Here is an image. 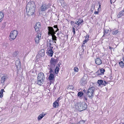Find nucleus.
Wrapping results in <instances>:
<instances>
[{
	"instance_id": "nucleus-1",
	"label": "nucleus",
	"mask_w": 124,
	"mask_h": 124,
	"mask_svg": "<svg viewBox=\"0 0 124 124\" xmlns=\"http://www.w3.org/2000/svg\"><path fill=\"white\" fill-rule=\"evenodd\" d=\"M94 84L93 82L90 83V85L87 92V96L90 99L92 98L94 95L95 90Z\"/></svg>"
},
{
	"instance_id": "nucleus-2",
	"label": "nucleus",
	"mask_w": 124,
	"mask_h": 124,
	"mask_svg": "<svg viewBox=\"0 0 124 124\" xmlns=\"http://www.w3.org/2000/svg\"><path fill=\"white\" fill-rule=\"evenodd\" d=\"M38 84L39 85H42L44 83L45 79L44 74L42 72L39 73L37 77Z\"/></svg>"
},
{
	"instance_id": "nucleus-3",
	"label": "nucleus",
	"mask_w": 124,
	"mask_h": 124,
	"mask_svg": "<svg viewBox=\"0 0 124 124\" xmlns=\"http://www.w3.org/2000/svg\"><path fill=\"white\" fill-rule=\"evenodd\" d=\"M85 106V105L84 103L80 102L78 103L75 105V108L77 110L81 111L86 108Z\"/></svg>"
},
{
	"instance_id": "nucleus-4",
	"label": "nucleus",
	"mask_w": 124,
	"mask_h": 124,
	"mask_svg": "<svg viewBox=\"0 0 124 124\" xmlns=\"http://www.w3.org/2000/svg\"><path fill=\"white\" fill-rule=\"evenodd\" d=\"M56 43L55 41H54L52 40L48 39L47 42L46 46L49 47L50 49H53L54 47L55 46V44Z\"/></svg>"
},
{
	"instance_id": "nucleus-5",
	"label": "nucleus",
	"mask_w": 124,
	"mask_h": 124,
	"mask_svg": "<svg viewBox=\"0 0 124 124\" xmlns=\"http://www.w3.org/2000/svg\"><path fill=\"white\" fill-rule=\"evenodd\" d=\"M18 35V32L17 31L14 30L11 31L9 37L10 40H14Z\"/></svg>"
},
{
	"instance_id": "nucleus-6",
	"label": "nucleus",
	"mask_w": 124,
	"mask_h": 124,
	"mask_svg": "<svg viewBox=\"0 0 124 124\" xmlns=\"http://www.w3.org/2000/svg\"><path fill=\"white\" fill-rule=\"evenodd\" d=\"M35 5L33 2H29L27 4L26 6V9H27L28 10H29V9H35Z\"/></svg>"
},
{
	"instance_id": "nucleus-7",
	"label": "nucleus",
	"mask_w": 124,
	"mask_h": 124,
	"mask_svg": "<svg viewBox=\"0 0 124 124\" xmlns=\"http://www.w3.org/2000/svg\"><path fill=\"white\" fill-rule=\"evenodd\" d=\"M58 59L56 58V59H54V58H52L50 61V67L53 66L54 67L56 64L57 63Z\"/></svg>"
},
{
	"instance_id": "nucleus-8",
	"label": "nucleus",
	"mask_w": 124,
	"mask_h": 124,
	"mask_svg": "<svg viewBox=\"0 0 124 124\" xmlns=\"http://www.w3.org/2000/svg\"><path fill=\"white\" fill-rule=\"evenodd\" d=\"M41 33L40 32H39L37 34L36 37L35 38V39L36 43H38L40 39L41 38Z\"/></svg>"
},
{
	"instance_id": "nucleus-9",
	"label": "nucleus",
	"mask_w": 124,
	"mask_h": 124,
	"mask_svg": "<svg viewBox=\"0 0 124 124\" xmlns=\"http://www.w3.org/2000/svg\"><path fill=\"white\" fill-rule=\"evenodd\" d=\"M87 78L85 76H84L81 79L80 82V85H84L86 84L87 83Z\"/></svg>"
},
{
	"instance_id": "nucleus-10",
	"label": "nucleus",
	"mask_w": 124,
	"mask_h": 124,
	"mask_svg": "<svg viewBox=\"0 0 124 124\" xmlns=\"http://www.w3.org/2000/svg\"><path fill=\"white\" fill-rule=\"evenodd\" d=\"M48 28L49 31L48 33V34L49 35H51L55 33V31L54 30L52 27H48Z\"/></svg>"
},
{
	"instance_id": "nucleus-11",
	"label": "nucleus",
	"mask_w": 124,
	"mask_h": 124,
	"mask_svg": "<svg viewBox=\"0 0 124 124\" xmlns=\"http://www.w3.org/2000/svg\"><path fill=\"white\" fill-rule=\"evenodd\" d=\"M29 10H27V9H26V12L27 15L28 16H30L32 15L33 14L34 12L35 9H33L32 10V9H29Z\"/></svg>"
},
{
	"instance_id": "nucleus-12",
	"label": "nucleus",
	"mask_w": 124,
	"mask_h": 124,
	"mask_svg": "<svg viewBox=\"0 0 124 124\" xmlns=\"http://www.w3.org/2000/svg\"><path fill=\"white\" fill-rule=\"evenodd\" d=\"M46 53L48 55L51 57L53 56L54 52L52 49L48 48L47 50Z\"/></svg>"
},
{
	"instance_id": "nucleus-13",
	"label": "nucleus",
	"mask_w": 124,
	"mask_h": 124,
	"mask_svg": "<svg viewBox=\"0 0 124 124\" xmlns=\"http://www.w3.org/2000/svg\"><path fill=\"white\" fill-rule=\"evenodd\" d=\"M40 23L39 22L37 23L36 24L34 28L36 31L37 32L39 30V29L41 27Z\"/></svg>"
},
{
	"instance_id": "nucleus-14",
	"label": "nucleus",
	"mask_w": 124,
	"mask_h": 124,
	"mask_svg": "<svg viewBox=\"0 0 124 124\" xmlns=\"http://www.w3.org/2000/svg\"><path fill=\"white\" fill-rule=\"evenodd\" d=\"M49 7L48 5L46 4H43L41 6V10L42 11H44L48 8Z\"/></svg>"
},
{
	"instance_id": "nucleus-15",
	"label": "nucleus",
	"mask_w": 124,
	"mask_h": 124,
	"mask_svg": "<svg viewBox=\"0 0 124 124\" xmlns=\"http://www.w3.org/2000/svg\"><path fill=\"white\" fill-rule=\"evenodd\" d=\"M105 71V70L103 68H101L100 70H98L96 72V75H101L104 74V72Z\"/></svg>"
},
{
	"instance_id": "nucleus-16",
	"label": "nucleus",
	"mask_w": 124,
	"mask_h": 124,
	"mask_svg": "<svg viewBox=\"0 0 124 124\" xmlns=\"http://www.w3.org/2000/svg\"><path fill=\"white\" fill-rule=\"evenodd\" d=\"M38 54L41 56H44L45 54L44 50L43 49H42L39 52Z\"/></svg>"
},
{
	"instance_id": "nucleus-17",
	"label": "nucleus",
	"mask_w": 124,
	"mask_h": 124,
	"mask_svg": "<svg viewBox=\"0 0 124 124\" xmlns=\"http://www.w3.org/2000/svg\"><path fill=\"white\" fill-rule=\"evenodd\" d=\"M95 61L96 63L98 65H100L102 63L101 60L99 58H97L95 60Z\"/></svg>"
},
{
	"instance_id": "nucleus-18",
	"label": "nucleus",
	"mask_w": 124,
	"mask_h": 124,
	"mask_svg": "<svg viewBox=\"0 0 124 124\" xmlns=\"http://www.w3.org/2000/svg\"><path fill=\"white\" fill-rule=\"evenodd\" d=\"M46 115V114L42 112L41 114H40L38 117V121H40L43 117Z\"/></svg>"
},
{
	"instance_id": "nucleus-19",
	"label": "nucleus",
	"mask_w": 124,
	"mask_h": 124,
	"mask_svg": "<svg viewBox=\"0 0 124 124\" xmlns=\"http://www.w3.org/2000/svg\"><path fill=\"white\" fill-rule=\"evenodd\" d=\"M7 78L8 77L7 76H2L1 78V83H4L6 81Z\"/></svg>"
},
{
	"instance_id": "nucleus-20",
	"label": "nucleus",
	"mask_w": 124,
	"mask_h": 124,
	"mask_svg": "<svg viewBox=\"0 0 124 124\" xmlns=\"http://www.w3.org/2000/svg\"><path fill=\"white\" fill-rule=\"evenodd\" d=\"M16 65L17 68L20 67L21 63L20 60L19 59H18L16 61Z\"/></svg>"
},
{
	"instance_id": "nucleus-21",
	"label": "nucleus",
	"mask_w": 124,
	"mask_h": 124,
	"mask_svg": "<svg viewBox=\"0 0 124 124\" xmlns=\"http://www.w3.org/2000/svg\"><path fill=\"white\" fill-rule=\"evenodd\" d=\"M124 15V10H123L119 12L117 15V17L118 18H119Z\"/></svg>"
},
{
	"instance_id": "nucleus-22",
	"label": "nucleus",
	"mask_w": 124,
	"mask_h": 124,
	"mask_svg": "<svg viewBox=\"0 0 124 124\" xmlns=\"http://www.w3.org/2000/svg\"><path fill=\"white\" fill-rule=\"evenodd\" d=\"M4 16V14L2 12H0V22L2 20Z\"/></svg>"
},
{
	"instance_id": "nucleus-23",
	"label": "nucleus",
	"mask_w": 124,
	"mask_h": 124,
	"mask_svg": "<svg viewBox=\"0 0 124 124\" xmlns=\"http://www.w3.org/2000/svg\"><path fill=\"white\" fill-rule=\"evenodd\" d=\"M54 78V75L53 74L51 73L48 79L50 80H52Z\"/></svg>"
},
{
	"instance_id": "nucleus-24",
	"label": "nucleus",
	"mask_w": 124,
	"mask_h": 124,
	"mask_svg": "<svg viewBox=\"0 0 124 124\" xmlns=\"http://www.w3.org/2000/svg\"><path fill=\"white\" fill-rule=\"evenodd\" d=\"M59 103L57 101H55L53 104V106L55 108L56 107V106L59 105Z\"/></svg>"
},
{
	"instance_id": "nucleus-25",
	"label": "nucleus",
	"mask_w": 124,
	"mask_h": 124,
	"mask_svg": "<svg viewBox=\"0 0 124 124\" xmlns=\"http://www.w3.org/2000/svg\"><path fill=\"white\" fill-rule=\"evenodd\" d=\"M55 34H53L51 35L52 36V40L53 41H56L57 40L56 38L57 37L56 36L54 35Z\"/></svg>"
},
{
	"instance_id": "nucleus-26",
	"label": "nucleus",
	"mask_w": 124,
	"mask_h": 124,
	"mask_svg": "<svg viewBox=\"0 0 124 124\" xmlns=\"http://www.w3.org/2000/svg\"><path fill=\"white\" fill-rule=\"evenodd\" d=\"M5 92V91H4V89H1L0 92V97L1 98H2L3 97V92Z\"/></svg>"
},
{
	"instance_id": "nucleus-27",
	"label": "nucleus",
	"mask_w": 124,
	"mask_h": 124,
	"mask_svg": "<svg viewBox=\"0 0 124 124\" xmlns=\"http://www.w3.org/2000/svg\"><path fill=\"white\" fill-rule=\"evenodd\" d=\"M119 65L122 68L124 67V63L122 61H121L119 63Z\"/></svg>"
},
{
	"instance_id": "nucleus-28",
	"label": "nucleus",
	"mask_w": 124,
	"mask_h": 124,
	"mask_svg": "<svg viewBox=\"0 0 124 124\" xmlns=\"http://www.w3.org/2000/svg\"><path fill=\"white\" fill-rule=\"evenodd\" d=\"M59 69L58 67H56L55 70V73L56 74H57L58 73L59 71Z\"/></svg>"
},
{
	"instance_id": "nucleus-29",
	"label": "nucleus",
	"mask_w": 124,
	"mask_h": 124,
	"mask_svg": "<svg viewBox=\"0 0 124 124\" xmlns=\"http://www.w3.org/2000/svg\"><path fill=\"white\" fill-rule=\"evenodd\" d=\"M74 88V87L72 85H70L68 87V89L69 90H73Z\"/></svg>"
},
{
	"instance_id": "nucleus-30",
	"label": "nucleus",
	"mask_w": 124,
	"mask_h": 124,
	"mask_svg": "<svg viewBox=\"0 0 124 124\" xmlns=\"http://www.w3.org/2000/svg\"><path fill=\"white\" fill-rule=\"evenodd\" d=\"M49 69H50V73L52 72H53V70L54 69V67H53V66L50 67Z\"/></svg>"
},
{
	"instance_id": "nucleus-31",
	"label": "nucleus",
	"mask_w": 124,
	"mask_h": 124,
	"mask_svg": "<svg viewBox=\"0 0 124 124\" xmlns=\"http://www.w3.org/2000/svg\"><path fill=\"white\" fill-rule=\"evenodd\" d=\"M79 70L78 68L77 67H75L74 68V71L75 72H78Z\"/></svg>"
},
{
	"instance_id": "nucleus-32",
	"label": "nucleus",
	"mask_w": 124,
	"mask_h": 124,
	"mask_svg": "<svg viewBox=\"0 0 124 124\" xmlns=\"http://www.w3.org/2000/svg\"><path fill=\"white\" fill-rule=\"evenodd\" d=\"M83 94V93L82 92H80L78 93V95L79 96L81 97Z\"/></svg>"
},
{
	"instance_id": "nucleus-33",
	"label": "nucleus",
	"mask_w": 124,
	"mask_h": 124,
	"mask_svg": "<svg viewBox=\"0 0 124 124\" xmlns=\"http://www.w3.org/2000/svg\"><path fill=\"white\" fill-rule=\"evenodd\" d=\"M98 83L100 85H101L103 83V81L101 80H99L98 81Z\"/></svg>"
},
{
	"instance_id": "nucleus-34",
	"label": "nucleus",
	"mask_w": 124,
	"mask_h": 124,
	"mask_svg": "<svg viewBox=\"0 0 124 124\" xmlns=\"http://www.w3.org/2000/svg\"><path fill=\"white\" fill-rule=\"evenodd\" d=\"M53 27L55 28H56V29H55V32H57L59 30V29L58 28L57 26V25H56L54 26Z\"/></svg>"
},
{
	"instance_id": "nucleus-35",
	"label": "nucleus",
	"mask_w": 124,
	"mask_h": 124,
	"mask_svg": "<svg viewBox=\"0 0 124 124\" xmlns=\"http://www.w3.org/2000/svg\"><path fill=\"white\" fill-rule=\"evenodd\" d=\"M118 32V30H116L114 31H113L112 32V34H116Z\"/></svg>"
},
{
	"instance_id": "nucleus-36",
	"label": "nucleus",
	"mask_w": 124,
	"mask_h": 124,
	"mask_svg": "<svg viewBox=\"0 0 124 124\" xmlns=\"http://www.w3.org/2000/svg\"><path fill=\"white\" fill-rule=\"evenodd\" d=\"M83 21L82 19H79L78 21H77V23H79V24L82 23Z\"/></svg>"
},
{
	"instance_id": "nucleus-37",
	"label": "nucleus",
	"mask_w": 124,
	"mask_h": 124,
	"mask_svg": "<svg viewBox=\"0 0 124 124\" xmlns=\"http://www.w3.org/2000/svg\"><path fill=\"white\" fill-rule=\"evenodd\" d=\"M94 4H92L91 7V10H93L94 9Z\"/></svg>"
},
{
	"instance_id": "nucleus-38",
	"label": "nucleus",
	"mask_w": 124,
	"mask_h": 124,
	"mask_svg": "<svg viewBox=\"0 0 124 124\" xmlns=\"http://www.w3.org/2000/svg\"><path fill=\"white\" fill-rule=\"evenodd\" d=\"M72 31L73 32L74 34H75L76 32L75 31V29L73 27L72 28Z\"/></svg>"
},
{
	"instance_id": "nucleus-39",
	"label": "nucleus",
	"mask_w": 124,
	"mask_h": 124,
	"mask_svg": "<svg viewBox=\"0 0 124 124\" xmlns=\"http://www.w3.org/2000/svg\"><path fill=\"white\" fill-rule=\"evenodd\" d=\"M17 52H14L13 54V56L14 57H15L17 55Z\"/></svg>"
},
{
	"instance_id": "nucleus-40",
	"label": "nucleus",
	"mask_w": 124,
	"mask_h": 124,
	"mask_svg": "<svg viewBox=\"0 0 124 124\" xmlns=\"http://www.w3.org/2000/svg\"><path fill=\"white\" fill-rule=\"evenodd\" d=\"M106 84V82L105 81H103L102 83V85H105Z\"/></svg>"
},
{
	"instance_id": "nucleus-41",
	"label": "nucleus",
	"mask_w": 124,
	"mask_h": 124,
	"mask_svg": "<svg viewBox=\"0 0 124 124\" xmlns=\"http://www.w3.org/2000/svg\"><path fill=\"white\" fill-rule=\"evenodd\" d=\"M88 38H85V39L84 41V42H85V43H86L87 41L88 40Z\"/></svg>"
},
{
	"instance_id": "nucleus-42",
	"label": "nucleus",
	"mask_w": 124,
	"mask_h": 124,
	"mask_svg": "<svg viewBox=\"0 0 124 124\" xmlns=\"http://www.w3.org/2000/svg\"><path fill=\"white\" fill-rule=\"evenodd\" d=\"M109 31L108 30H105V33L107 34L108 32Z\"/></svg>"
},
{
	"instance_id": "nucleus-43",
	"label": "nucleus",
	"mask_w": 124,
	"mask_h": 124,
	"mask_svg": "<svg viewBox=\"0 0 124 124\" xmlns=\"http://www.w3.org/2000/svg\"><path fill=\"white\" fill-rule=\"evenodd\" d=\"M71 24L72 25V26H74V22H73V21H71Z\"/></svg>"
},
{
	"instance_id": "nucleus-44",
	"label": "nucleus",
	"mask_w": 124,
	"mask_h": 124,
	"mask_svg": "<svg viewBox=\"0 0 124 124\" xmlns=\"http://www.w3.org/2000/svg\"><path fill=\"white\" fill-rule=\"evenodd\" d=\"M99 8L98 9V11H99V9H100V8H101V5L100 4V3H99Z\"/></svg>"
},
{
	"instance_id": "nucleus-45",
	"label": "nucleus",
	"mask_w": 124,
	"mask_h": 124,
	"mask_svg": "<svg viewBox=\"0 0 124 124\" xmlns=\"http://www.w3.org/2000/svg\"><path fill=\"white\" fill-rule=\"evenodd\" d=\"M61 98H58L57 99V100H56L55 101H57L58 103L59 102V101L61 100Z\"/></svg>"
},
{
	"instance_id": "nucleus-46",
	"label": "nucleus",
	"mask_w": 124,
	"mask_h": 124,
	"mask_svg": "<svg viewBox=\"0 0 124 124\" xmlns=\"http://www.w3.org/2000/svg\"><path fill=\"white\" fill-rule=\"evenodd\" d=\"M114 2V0H110V2H111V3H112V2Z\"/></svg>"
},
{
	"instance_id": "nucleus-47",
	"label": "nucleus",
	"mask_w": 124,
	"mask_h": 124,
	"mask_svg": "<svg viewBox=\"0 0 124 124\" xmlns=\"http://www.w3.org/2000/svg\"><path fill=\"white\" fill-rule=\"evenodd\" d=\"M94 13L96 14H98V11H95V13Z\"/></svg>"
},
{
	"instance_id": "nucleus-48",
	"label": "nucleus",
	"mask_w": 124,
	"mask_h": 124,
	"mask_svg": "<svg viewBox=\"0 0 124 124\" xmlns=\"http://www.w3.org/2000/svg\"><path fill=\"white\" fill-rule=\"evenodd\" d=\"M85 42H84L83 43V44L82 45V47H83L84 46V45L85 44Z\"/></svg>"
},
{
	"instance_id": "nucleus-49",
	"label": "nucleus",
	"mask_w": 124,
	"mask_h": 124,
	"mask_svg": "<svg viewBox=\"0 0 124 124\" xmlns=\"http://www.w3.org/2000/svg\"><path fill=\"white\" fill-rule=\"evenodd\" d=\"M76 23V24H77L78 25V26H79V23H77V22H76V23Z\"/></svg>"
},
{
	"instance_id": "nucleus-50",
	"label": "nucleus",
	"mask_w": 124,
	"mask_h": 124,
	"mask_svg": "<svg viewBox=\"0 0 124 124\" xmlns=\"http://www.w3.org/2000/svg\"><path fill=\"white\" fill-rule=\"evenodd\" d=\"M84 98H85V99L86 100H87V99L86 97H85Z\"/></svg>"
},
{
	"instance_id": "nucleus-51",
	"label": "nucleus",
	"mask_w": 124,
	"mask_h": 124,
	"mask_svg": "<svg viewBox=\"0 0 124 124\" xmlns=\"http://www.w3.org/2000/svg\"><path fill=\"white\" fill-rule=\"evenodd\" d=\"M58 66H59V67H60V64H59V63H58Z\"/></svg>"
},
{
	"instance_id": "nucleus-52",
	"label": "nucleus",
	"mask_w": 124,
	"mask_h": 124,
	"mask_svg": "<svg viewBox=\"0 0 124 124\" xmlns=\"http://www.w3.org/2000/svg\"><path fill=\"white\" fill-rule=\"evenodd\" d=\"M123 61H124V57L123 58Z\"/></svg>"
},
{
	"instance_id": "nucleus-53",
	"label": "nucleus",
	"mask_w": 124,
	"mask_h": 124,
	"mask_svg": "<svg viewBox=\"0 0 124 124\" xmlns=\"http://www.w3.org/2000/svg\"><path fill=\"white\" fill-rule=\"evenodd\" d=\"M123 124H124V123Z\"/></svg>"
}]
</instances>
